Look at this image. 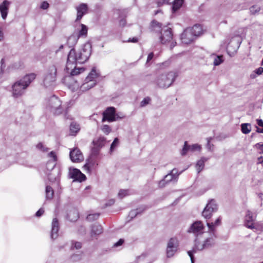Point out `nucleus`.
<instances>
[{
  "label": "nucleus",
  "instance_id": "60",
  "mask_svg": "<svg viewBox=\"0 0 263 263\" xmlns=\"http://www.w3.org/2000/svg\"><path fill=\"white\" fill-rule=\"evenodd\" d=\"M154 57V53L153 52H151L148 54L147 58V63L149 62Z\"/></svg>",
  "mask_w": 263,
  "mask_h": 263
},
{
  "label": "nucleus",
  "instance_id": "6",
  "mask_svg": "<svg viewBox=\"0 0 263 263\" xmlns=\"http://www.w3.org/2000/svg\"><path fill=\"white\" fill-rule=\"evenodd\" d=\"M57 69L54 65L50 66L43 78V84L45 87H50L54 85L56 80Z\"/></svg>",
  "mask_w": 263,
  "mask_h": 263
},
{
  "label": "nucleus",
  "instance_id": "1",
  "mask_svg": "<svg viewBox=\"0 0 263 263\" xmlns=\"http://www.w3.org/2000/svg\"><path fill=\"white\" fill-rule=\"evenodd\" d=\"M91 52V46L89 43L85 44L82 48L77 51L74 49H71L68 55L66 69H69L70 65L85 63L89 58Z\"/></svg>",
  "mask_w": 263,
  "mask_h": 263
},
{
  "label": "nucleus",
  "instance_id": "52",
  "mask_svg": "<svg viewBox=\"0 0 263 263\" xmlns=\"http://www.w3.org/2000/svg\"><path fill=\"white\" fill-rule=\"evenodd\" d=\"M48 7H49V4L46 1L43 2L41 4V6H40V8L43 10H46V9H48Z\"/></svg>",
  "mask_w": 263,
  "mask_h": 263
},
{
  "label": "nucleus",
  "instance_id": "18",
  "mask_svg": "<svg viewBox=\"0 0 263 263\" xmlns=\"http://www.w3.org/2000/svg\"><path fill=\"white\" fill-rule=\"evenodd\" d=\"M221 217L219 216L214 222H207L206 223V225L208 227V232L215 238L216 237L215 234L216 228L221 224Z\"/></svg>",
  "mask_w": 263,
  "mask_h": 263
},
{
  "label": "nucleus",
  "instance_id": "48",
  "mask_svg": "<svg viewBox=\"0 0 263 263\" xmlns=\"http://www.w3.org/2000/svg\"><path fill=\"white\" fill-rule=\"evenodd\" d=\"M254 147L259 151L260 154H263V143H256Z\"/></svg>",
  "mask_w": 263,
  "mask_h": 263
},
{
  "label": "nucleus",
  "instance_id": "47",
  "mask_svg": "<svg viewBox=\"0 0 263 263\" xmlns=\"http://www.w3.org/2000/svg\"><path fill=\"white\" fill-rule=\"evenodd\" d=\"M48 157L52 158V160L50 161H54L55 162L57 161V157L55 153L53 151H51L48 154Z\"/></svg>",
  "mask_w": 263,
  "mask_h": 263
},
{
  "label": "nucleus",
  "instance_id": "42",
  "mask_svg": "<svg viewBox=\"0 0 263 263\" xmlns=\"http://www.w3.org/2000/svg\"><path fill=\"white\" fill-rule=\"evenodd\" d=\"M100 216V214L99 213H94L92 214H89L87 217L86 219L89 221H92L95 220H97Z\"/></svg>",
  "mask_w": 263,
  "mask_h": 263
},
{
  "label": "nucleus",
  "instance_id": "17",
  "mask_svg": "<svg viewBox=\"0 0 263 263\" xmlns=\"http://www.w3.org/2000/svg\"><path fill=\"white\" fill-rule=\"evenodd\" d=\"M71 160L76 163L81 162L84 158L82 153L77 148H74L71 151L69 154Z\"/></svg>",
  "mask_w": 263,
  "mask_h": 263
},
{
  "label": "nucleus",
  "instance_id": "41",
  "mask_svg": "<svg viewBox=\"0 0 263 263\" xmlns=\"http://www.w3.org/2000/svg\"><path fill=\"white\" fill-rule=\"evenodd\" d=\"M143 210L144 209L141 210V209H137L136 210H132L129 213V216H130L131 218H133L139 214L141 213Z\"/></svg>",
  "mask_w": 263,
  "mask_h": 263
},
{
  "label": "nucleus",
  "instance_id": "29",
  "mask_svg": "<svg viewBox=\"0 0 263 263\" xmlns=\"http://www.w3.org/2000/svg\"><path fill=\"white\" fill-rule=\"evenodd\" d=\"M209 158L205 157H202L199 160H198L196 164V168L198 172L199 173L204 167V163L208 161Z\"/></svg>",
  "mask_w": 263,
  "mask_h": 263
},
{
  "label": "nucleus",
  "instance_id": "63",
  "mask_svg": "<svg viewBox=\"0 0 263 263\" xmlns=\"http://www.w3.org/2000/svg\"><path fill=\"white\" fill-rule=\"evenodd\" d=\"M119 24L121 26H124L126 24V21L124 19H121L120 21Z\"/></svg>",
  "mask_w": 263,
  "mask_h": 263
},
{
  "label": "nucleus",
  "instance_id": "55",
  "mask_svg": "<svg viewBox=\"0 0 263 263\" xmlns=\"http://www.w3.org/2000/svg\"><path fill=\"white\" fill-rule=\"evenodd\" d=\"M254 71L257 75H260L263 73V67H259L255 69Z\"/></svg>",
  "mask_w": 263,
  "mask_h": 263
},
{
  "label": "nucleus",
  "instance_id": "54",
  "mask_svg": "<svg viewBox=\"0 0 263 263\" xmlns=\"http://www.w3.org/2000/svg\"><path fill=\"white\" fill-rule=\"evenodd\" d=\"M125 116L121 112L116 113V120L124 118Z\"/></svg>",
  "mask_w": 263,
  "mask_h": 263
},
{
  "label": "nucleus",
  "instance_id": "9",
  "mask_svg": "<svg viewBox=\"0 0 263 263\" xmlns=\"http://www.w3.org/2000/svg\"><path fill=\"white\" fill-rule=\"evenodd\" d=\"M179 246V240L176 237L170 238L167 242L166 255L167 257H172L177 251Z\"/></svg>",
  "mask_w": 263,
  "mask_h": 263
},
{
  "label": "nucleus",
  "instance_id": "33",
  "mask_svg": "<svg viewBox=\"0 0 263 263\" xmlns=\"http://www.w3.org/2000/svg\"><path fill=\"white\" fill-rule=\"evenodd\" d=\"M79 214L76 210L70 211V212L67 214V218L70 221H74L77 220Z\"/></svg>",
  "mask_w": 263,
  "mask_h": 263
},
{
  "label": "nucleus",
  "instance_id": "22",
  "mask_svg": "<svg viewBox=\"0 0 263 263\" xmlns=\"http://www.w3.org/2000/svg\"><path fill=\"white\" fill-rule=\"evenodd\" d=\"M51 237L52 239H56L58 236L59 224L58 219L53 218L51 224Z\"/></svg>",
  "mask_w": 263,
  "mask_h": 263
},
{
  "label": "nucleus",
  "instance_id": "5",
  "mask_svg": "<svg viewBox=\"0 0 263 263\" xmlns=\"http://www.w3.org/2000/svg\"><path fill=\"white\" fill-rule=\"evenodd\" d=\"M99 77V73L96 71L95 67H93L85 78V82L80 86V89L82 91H86L93 87L97 83L96 79Z\"/></svg>",
  "mask_w": 263,
  "mask_h": 263
},
{
  "label": "nucleus",
  "instance_id": "4",
  "mask_svg": "<svg viewBox=\"0 0 263 263\" xmlns=\"http://www.w3.org/2000/svg\"><path fill=\"white\" fill-rule=\"evenodd\" d=\"M47 109L54 115H59L64 110V107L58 97L53 96L50 98L47 105Z\"/></svg>",
  "mask_w": 263,
  "mask_h": 263
},
{
  "label": "nucleus",
  "instance_id": "13",
  "mask_svg": "<svg viewBox=\"0 0 263 263\" xmlns=\"http://www.w3.org/2000/svg\"><path fill=\"white\" fill-rule=\"evenodd\" d=\"M184 0H158L157 4L159 6L164 4H172V11L175 12L182 6Z\"/></svg>",
  "mask_w": 263,
  "mask_h": 263
},
{
  "label": "nucleus",
  "instance_id": "50",
  "mask_svg": "<svg viewBox=\"0 0 263 263\" xmlns=\"http://www.w3.org/2000/svg\"><path fill=\"white\" fill-rule=\"evenodd\" d=\"M1 71H0V74H2L4 70V69L6 67V65L5 64V60L4 59H2L1 61Z\"/></svg>",
  "mask_w": 263,
  "mask_h": 263
},
{
  "label": "nucleus",
  "instance_id": "43",
  "mask_svg": "<svg viewBox=\"0 0 263 263\" xmlns=\"http://www.w3.org/2000/svg\"><path fill=\"white\" fill-rule=\"evenodd\" d=\"M129 194L128 190H120L118 193V196L119 198L122 199Z\"/></svg>",
  "mask_w": 263,
  "mask_h": 263
},
{
  "label": "nucleus",
  "instance_id": "7",
  "mask_svg": "<svg viewBox=\"0 0 263 263\" xmlns=\"http://www.w3.org/2000/svg\"><path fill=\"white\" fill-rule=\"evenodd\" d=\"M181 173H178L176 168L173 169L170 173L166 175L164 178L159 182V187H163L165 185L171 181H175L176 182L178 177Z\"/></svg>",
  "mask_w": 263,
  "mask_h": 263
},
{
  "label": "nucleus",
  "instance_id": "49",
  "mask_svg": "<svg viewBox=\"0 0 263 263\" xmlns=\"http://www.w3.org/2000/svg\"><path fill=\"white\" fill-rule=\"evenodd\" d=\"M149 101L150 99L149 98H145L141 102L140 106L142 107L148 104Z\"/></svg>",
  "mask_w": 263,
  "mask_h": 263
},
{
  "label": "nucleus",
  "instance_id": "23",
  "mask_svg": "<svg viewBox=\"0 0 263 263\" xmlns=\"http://www.w3.org/2000/svg\"><path fill=\"white\" fill-rule=\"evenodd\" d=\"M77 21L80 20L83 15L85 14L87 11L88 7L86 4H81L78 7H77Z\"/></svg>",
  "mask_w": 263,
  "mask_h": 263
},
{
  "label": "nucleus",
  "instance_id": "36",
  "mask_svg": "<svg viewBox=\"0 0 263 263\" xmlns=\"http://www.w3.org/2000/svg\"><path fill=\"white\" fill-rule=\"evenodd\" d=\"M241 130L243 134H248L251 130V125L250 123H242L241 124Z\"/></svg>",
  "mask_w": 263,
  "mask_h": 263
},
{
  "label": "nucleus",
  "instance_id": "8",
  "mask_svg": "<svg viewBox=\"0 0 263 263\" xmlns=\"http://www.w3.org/2000/svg\"><path fill=\"white\" fill-rule=\"evenodd\" d=\"M218 209L217 204L216 201L212 199L206 204L202 212V216L206 219H209L212 216L214 212Z\"/></svg>",
  "mask_w": 263,
  "mask_h": 263
},
{
  "label": "nucleus",
  "instance_id": "14",
  "mask_svg": "<svg viewBox=\"0 0 263 263\" xmlns=\"http://www.w3.org/2000/svg\"><path fill=\"white\" fill-rule=\"evenodd\" d=\"M196 39L193 35L191 29L187 28L184 30L180 35V40L183 44H189L192 43Z\"/></svg>",
  "mask_w": 263,
  "mask_h": 263
},
{
  "label": "nucleus",
  "instance_id": "35",
  "mask_svg": "<svg viewBox=\"0 0 263 263\" xmlns=\"http://www.w3.org/2000/svg\"><path fill=\"white\" fill-rule=\"evenodd\" d=\"M57 162L54 161H48L46 164L45 173L46 172H52V171L55 170L54 168Z\"/></svg>",
  "mask_w": 263,
  "mask_h": 263
},
{
  "label": "nucleus",
  "instance_id": "16",
  "mask_svg": "<svg viewBox=\"0 0 263 263\" xmlns=\"http://www.w3.org/2000/svg\"><path fill=\"white\" fill-rule=\"evenodd\" d=\"M69 176L70 177L73 179L74 180L79 182H82L86 178V176L77 168H70Z\"/></svg>",
  "mask_w": 263,
  "mask_h": 263
},
{
  "label": "nucleus",
  "instance_id": "59",
  "mask_svg": "<svg viewBox=\"0 0 263 263\" xmlns=\"http://www.w3.org/2000/svg\"><path fill=\"white\" fill-rule=\"evenodd\" d=\"M92 165L90 162H87L84 165V167L88 171H90V167H91Z\"/></svg>",
  "mask_w": 263,
  "mask_h": 263
},
{
  "label": "nucleus",
  "instance_id": "34",
  "mask_svg": "<svg viewBox=\"0 0 263 263\" xmlns=\"http://www.w3.org/2000/svg\"><path fill=\"white\" fill-rule=\"evenodd\" d=\"M54 195V191L53 189L49 185L46 187V198L47 200H51L53 198Z\"/></svg>",
  "mask_w": 263,
  "mask_h": 263
},
{
  "label": "nucleus",
  "instance_id": "62",
  "mask_svg": "<svg viewBox=\"0 0 263 263\" xmlns=\"http://www.w3.org/2000/svg\"><path fill=\"white\" fill-rule=\"evenodd\" d=\"M72 86L73 87V89H77L80 87V83L77 81H76L74 84L72 85Z\"/></svg>",
  "mask_w": 263,
  "mask_h": 263
},
{
  "label": "nucleus",
  "instance_id": "61",
  "mask_svg": "<svg viewBox=\"0 0 263 263\" xmlns=\"http://www.w3.org/2000/svg\"><path fill=\"white\" fill-rule=\"evenodd\" d=\"M256 122L258 126L263 127V121L261 119H257Z\"/></svg>",
  "mask_w": 263,
  "mask_h": 263
},
{
  "label": "nucleus",
  "instance_id": "58",
  "mask_svg": "<svg viewBox=\"0 0 263 263\" xmlns=\"http://www.w3.org/2000/svg\"><path fill=\"white\" fill-rule=\"evenodd\" d=\"M138 41V39L137 37L129 38L127 41L128 42H133V43H137Z\"/></svg>",
  "mask_w": 263,
  "mask_h": 263
},
{
  "label": "nucleus",
  "instance_id": "40",
  "mask_svg": "<svg viewBox=\"0 0 263 263\" xmlns=\"http://www.w3.org/2000/svg\"><path fill=\"white\" fill-rule=\"evenodd\" d=\"M82 244L81 242L72 240L71 241V249H80L82 248Z\"/></svg>",
  "mask_w": 263,
  "mask_h": 263
},
{
  "label": "nucleus",
  "instance_id": "57",
  "mask_svg": "<svg viewBox=\"0 0 263 263\" xmlns=\"http://www.w3.org/2000/svg\"><path fill=\"white\" fill-rule=\"evenodd\" d=\"M123 242H124V239H119V240L118 241H117L116 243H115L114 245V247H117L120 246L123 243Z\"/></svg>",
  "mask_w": 263,
  "mask_h": 263
},
{
  "label": "nucleus",
  "instance_id": "46",
  "mask_svg": "<svg viewBox=\"0 0 263 263\" xmlns=\"http://www.w3.org/2000/svg\"><path fill=\"white\" fill-rule=\"evenodd\" d=\"M36 148L39 149L41 151H42L43 152H47L48 150V148L47 147H45L44 145L42 143H38L36 146Z\"/></svg>",
  "mask_w": 263,
  "mask_h": 263
},
{
  "label": "nucleus",
  "instance_id": "64",
  "mask_svg": "<svg viewBox=\"0 0 263 263\" xmlns=\"http://www.w3.org/2000/svg\"><path fill=\"white\" fill-rule=\"evenodd\" d=\"M263 163V157L261 156L258 158L257 163L261 164Z\"/></svg>",
  "mask_w": 263,
  "mask_h": 263
},
{
  "label": "nucleus",
  "instance_id": "15",
  "mask_svg": "<svg viewBox=\"0 0 263 263\" xmlns=\"http://www.w3.org/2000/svg\"><path fill=\"white\" fill-rule=\"evenodd\" d=\"M204 226L201 221L194 222L190 227L187 232L198 235L203 233Z\"/></svg>",
  "mask_w": 263,
  "mask_h": 263
},
{
  "label": "nucleus",
  "instance_id": "37",
  "mask_svg": "<svg viewBox=\"0 0 263 263\" xmlns=\"http://www.w3.org/2000/svg\"><path fill=\"white\" fill-rule=\"evenodd\" d=\"M212 237L206 238L203 242L204 249L209 248L214 244V240L213 239L214 237L213 235H212Z\"/></svg>",
  "mask_w": 263,
  "mask_h": 263
},
{
  "label": "nucleus",
  "instance_id": "25",
  "mask_svg": "<svg viewBox=\"0 0 263 263\" xmlns=\"http://www.w3.org/2000/svg\"><path fill=\"white\" fill-rule=\"evenodd\" d=\"M253 221L254 219L252 213L249 211H247L245 218V226L250 229H254L255 227Z\"/></svg>",
  "mask_w": 263,
  "mask_h": 263
},
{
  "label": "nucleus",
  "instance_id": "28",
  "mask_svg": "<svg viewBox=\"0 0 263 263\" xmlns=\"http://www.w3.org/2000/svg\"><path fill=\"white\" fill-rule=\"evenodd\" d=\"M103 232V229L101 225L99 224H94L91 228V236L97 235L101 234Z\"/></svg>",
  "mask_w": 263,
  "mask_h": 263
},
{
  "label": "nucleus",
  "instance_id": "53",
  "mask_svg": "<svg viewBox=\"0 0 263 263\" xmlns=\"http://www.w3.org/2000/svg\"><path fill=\"white\" fill-rule=\"evenodd\" d=\"M44 213V210L43 208L40 209L35 213V216L37 217L41 216Z\"/></svg>",
  "mask_w": 263,
  "mask_h": 263
},
{
  "label": "nucleus",
  "instance_id": "30",
  "mask_svg": "<svg viewBox=\"0 0 263 263\" xmlns=\"http://www.w3.org/2000/svg\"><path fill=\"white\" fill-rule=\"evenodd\" d=\"M70 132L71 135L75 136L80 130V125L76 122H72L70 125Z\"/></svg>",
  "mask_w": 263,
  "mask_h": 263
},
{
  "label": "nucleus",
  "instance_id": "11",
  "mask_svg": "<svg viewBox=\"0 0 263 263\" xmlns=\"http://www.w3.org/2000/svg\"><path fill=\"white\" fill-rule=\"evenodd\" d=\"M160 39L163 44H166L173 39V34L170 27L165 26L162 28Z\"/></svg>",
  "mask_w": 263,
  "mask_h": 263
},
{
  "label": "nucleus",
  "instance_id": "20",
  "mask_svg": "<svg viewBox=\"0 0 263 263\" xmlns=\"http://www.w3.org/2000/svg\"><path fill=\"white\" fill-rule=\"evenodd\" d=\"M204 249L203 243H200L197 239L195 241V246L192 250L187 251V254L190 257L191 263H194V258L193 254L196 253L197 251H200Z\"/></svg>",
  "mask_w": 263,
  "mask_h": 263
},
{
  "label": "nucleus",
  "instance_id": "44",
  "mask_svg": "<svg viewBox=\"0 0 263 263\" xmlns=\"http://www.w3.org/2000/svg\"><path fill=\"white\" fill-rule=\"evenodd\" d=\"M259 10L260 7L256 5L253 6L250 8V11L252 14H256V13L258 12Z\"/></svg>",
  "mask_w": 263,
  "mask_h": 263
},
{
  "label": "nucleus",
  "instance_id": "45",
  "mask_svg": "<svg viewBox=\"0 0 263 263\" xmlns=\"http://www.w3.org/2000/svg\"><path fill=\"white\" fill-rule=\"evenodd\" d=\"M101 130L104 133L107 135L111 132V128L108 125H103L101 127Z\"/></svg>",
  "mask_w": 263,
  "mask_h": 263
},
{
  "label": "nucleus",
  "instance_id": "26",
  "mask_svg": "<svg viewBox=\"0 0 263 263\" xmlns=\"http://www.w3.org/2000/svg\"><path fill=\"white\" fill-rule=\"evenodd\" d=\"M187 28L191 29V31H192L193 35H194L195 38L199 36L203 31L201 26L199 24H196L192 27H189Z\"/></svg>",
  "mask_w": 263,
  "mask_h": 263
},
{
  "label": "nucleus",
  "instance_id": "56",
  "mask_svg": "<svg viewBox=\"0 0 263 263\" xmlns=\"http://www.w3.org/2000/svg\"><path fill=\"white\" fill-rule=\"evenodd\" d=\"M213 144H211L210 143V141L209 140H208V143H207V144H206V147L207 148L209 149V151H213Z\"/></svg>",
  "mask_w": 263,
  "mask_h": 263
},
{
  "label": "nucleus",
  "instance_id": "12",
  "mask_svg": "<svg viewBox=\"0 0 263 263\" xmlns=\"http://www.w3.org/2000/svg\"><path fill=\"white\" fill-rule=\"evenodd\" d=\"M109 122L116 121V109L114 107H108L103 113L102 122Z\"/></svg>",
  "mask_w": 263,
  "mask_h": 263
},
{
  "label": "nucleus",
  "instance_id": "24",
  "mask_svg": "<svg viewBox=\"0 0 263 263\" xmlns=\"http://www.w3.org/2000/svg\"><path fill=\"white\" fill-rule=\"evenodd\" d=\"M46 174L48 176L49 180L51 182H59V176L60 172L59 170H55L52 172H46Z\"/></svg>",
  "mask_w": 263,
  "mask_h": 263
},
{
  "label": "nucleus",
  "instance_id": "38",
  "mask_svg": "<svg viewBox=\"0 0 263 263\" xmlns=\"http://www.w3.org/2000/svg\"><path fill=\"white\" fill-rule=\"evenodd\" d=\"M81 30L79 31V32H77L79 35V37L80 36H83V35L86 36L87 34V30H88L87 27L86 25H85L84 24H81Z\"/></svg>",
  "mask_w": 263,
  "mask_h": 263
},
{
  "label": "nucleus",
  "instance_id": "32",
  "mask_svg": "<svg viewBox=\"0 0 263 263\" xmlns=\"http://www.w3.org/2000/svg\"><path fill=\"white\" fill-rule=\"evenodd\" d=\"M85 69L84 68H76L74 67V68L71 71L70 75L67 77L69 79H72V77L76 76L81 73L84 72Z\"/></svg>",
  "mask_w": 263,
  "mask_h": 263
},
{
  "label": "nucleus",
  "instance_id": "19",
  "mask_svg": "<svg viewBox=\"0 0 263 263\" xmlns=\"http://www.w3.org/2000/svg\"><path fill=\"white\" fill-rule=\"evenodd\" d=\"M201 146L198 145V144H194L190 146L187 144L186 141L184 142V146L182 149L181 152V154L182 156H184L186 154L188 151L191 152H195V151H200L201 150Z\"/></svg>",
  "mask_w": 263,
  "mask_h": 263
},
{
  "label": "nucleus",
  "instance_id": "10",
  "mask_svg": "<svg viewBox=\"0 0 263 263\" xmlns=\"http://www.w3.org/2000/svg\"><path fill=\"white\" fill-rule=\"evenodd\" d=\"M242 42V38L240 35L232 37L227 47L228 51L236 52L238 49Z\"/></svg>",
  "mask_w": 263,
  "mask_h": 263
},
{
  "label": "nucleus",
  "instance_id": "39",
  "mask_svg": "<svg viewBox=\"0 0 263 263\" xmlns=\"http://www.w3.org/2000/svg\"><path fill=\"white\" fill-rule=\"evenodd\" d=\"M223 57L222 55H214V61L213 64L215 66H217L220 65L222 63Z\"/></svg>",
  "mask_w": 263,
  "mask_h": 263
},
{
  "label": "nucleus",
  "instance_id": "27",
  "mask_svg": "<svg viewBox=\"0 0 263 263\" xmlns=\"http://www.w3.org/2000/svg\"><path fill=\"white\" fill-rule=\"evenodd\" d=\"M79 39L78 33L74 32L71 34L67 39V44L69 47L74 46Z\"/></svg>",
  "mask_w": 263,
  "mask_h": 263
},
{
  "label": "nucleus",
  "instance_id": "51",
  "mask_svg": "<svg viewBox=\"0 0 263 263\" xmlns=\"http://www.w3.org/2000/svg\"><path fill=\"white\" fill-rule=\"evenodd\" d=\"M119 141L118 138H115L114 140V141L112 142L111 145H110V151H112L116 146V145L118 143Z\"/></svg>",
  "mask_w": 263,
  "mask_h": 263
},
{
  "label": "nucleus",
  "instance_id": "31",
  "mask_svg": "<svg viewBox=\"0 0 263 263\" xmlns=\"http://www.w3.org/2000/svg\"><path fill=\"white\" fill-rule=\"evenodd\" d=\"M94 145L98 148L102 147L106 143V139L103 137H99L96 140H93Z\"/></svg>",
  "mask_w": 263,
  "mask_h": 263
},
{
  "label": "nucleus",
  "instance_id": "3",
  "mask_svg": "<svg viewBox=\"0 0 263 263\" xmlns=\"http://www.w3.org/2000/svg\"><path fill=\"white\" fill-rule=\"evenodd\" d=\"M177 76L176 71L163 72L157 76L156 83L160 88H168L174 83Z\"/></svg>",
  "mask_w": 263,
  "mask_h": 263
},
{
  "label": "nucleus",
  "instance_id": "21",
  "mask_svg": "<svg viewBox=\"0 0 263 263\" xmlns=\"http://www.w3.org/2000/svg\"><path fill=\"white\" fill-rule=\"evenodd\" d=\"M10 4L8 1L5 0L0 4V13L2 18L4 20L7 18Z\"/></svg>",
  "mask_w": 263,
  "mask_h": 263
},
{
  "label": "nucleus",
  "instance_id": "2",
  "mask_svg": "<svg viewBox=\"0 0 263 263\" xmlns=\"http://www.w3.org/2000/svg\"><path fill=\"white\" fill-rule=\"evenodd\" d=\"M35 77L36 75L35 73H29L14 83L12 86V96L15 98L22 96L24 93L26 88L35 79Z\"/></svg>",
  "mask_w": 263,
  "mask_h": 263
}]
</instances>
